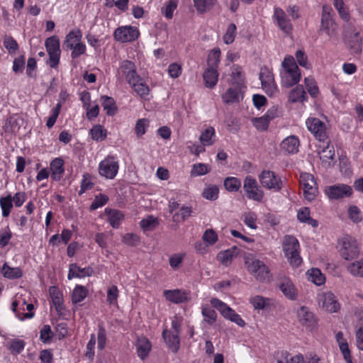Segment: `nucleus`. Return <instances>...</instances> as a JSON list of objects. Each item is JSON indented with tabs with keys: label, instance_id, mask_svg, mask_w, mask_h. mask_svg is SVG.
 I'll return each mask as SVG.
<instances>
[{
	"label": "nucleus",
	"instance_id": "6",
	"mask_svg": "<svg viewBox=\"0 0 363 363\" xmlns=\"http://www.w3.org/2000/svg\"><path fill=\"white\" fill-rule=\"evenodd\" d=\"M343 38L351 54H359L362 52V38L352 27L343 30Z\"/></svg>",
	"mask_w": 363,
	"mask_h": 363
},
{
	"label": "nucleus",
	"instance_id": "19",
	"mask_svg": "<svg viewBox=\"0 0 363 363\" xmlns=\"http://www.w3.org/2000/svg\"><path fill=\"white\" fill-rule=\"evenodd\" d=\"M273 18L277 21V26L283 32L289 33L292 30V25L281 9L274 8Z\"/></svg>",
	"mask_w": 363,
	"mask_h": 363
},
{
	"label": "nucleus",
	"instance_id": "13",
	"mask_svg": "<svg viewBox=\"0 0 363 363\" xmlns=\"http://www.w3.org/2000/svg\"><path fill=\"white\" fill-rule=\"evenodd\" d=\"M300 184L302 186L303 195L305 198L309 201H313L317 194V188L315 182L313 175L310 174H304L301 176Z\"/></svg>",
	"mask_w": 363,
	"mask_h": 363
},
{
	"label": "nucleus",
	"instance_id": "52",
	"mask_svg": "<svg viewBox=\"0 0 363 363\" xmlns=\"http://www.w3.org/2000/svg\"><path fill=\"white\" fill-rule=\"evenodd\" d=\"M219 189L216 185H211L205 188L203 191V196L211 201H215L218 197Z\"/></svg>",
	"mask_w": 363,
	"mask_h": 363
},
{
	"label": "nucleus",
	"instance_id": "33",
	"mask_svg": "<svg viewBox=\"0 0 363 363\" xmlns=\"http://www.w3.org/2000/svg\"><path fill=\"white\" fill-rule=\"evenodd\" d=\"M238 249L234 247L224 252H219L217 258L223 264L227 266L231 262L233 257L238 254Z\"/></svg>",
	"mask_w": 363,
	"mask_h": 363
},
{
	"label": "nucleus",
	"instance_id": "40",
	"mask_svg": "<svg viewBox=\"0 0 363 363\" xmlns=\"http://www.w3.org/2000/svg\"><path fill=\"white\" fill-rule=\"evenodd\" d=\"M277 363H304L301 355L291 356L286 352H281L277 359Z\"/></svg>",
	"mask_w": 363,
	"mask_h": 363
},
{
	"label": "nucleus",
	"instance_id": "45",
	"mask_svg": "<svg viewBox=\"0 0 363 363\" xmlns=\"http://www.w3.org/2000/svg\"><path fill=\"white\" fill-rule=\"evenodd\" d=\"M202 315L204 317V320L209 325H212L216 320L217 314L213 308L208 306L202 307Z\"/></svg>",
	"mask_w": 363,
	"mask_h": 363
},
{
	"label": "nucleus",
	"instance_id": "51",
	"mask_svg": "<svg viewBox=\"0 0 363 363\" xmlns=\"http://www.w3.org/2000/svg\"><path fill=\"white\" fill-rule=\"evenodd\" d=\"M220 50L219 49H213L209 53L208 57V66L209 68L217 69L220 62Z\"/></svg>",
	"mask_w": 363,
	"mask_h": 363
},
{
	"label": "nucleus",
	"instance_id": "43",
	"mask_svg": "<svg viewBox=\"0 0 363 363\" xmlns=\"http://www.w3.org/2000/svg\"><path fill=\"white\" fill-rule=\"evenodd\" d=\"M50 294L53 302V304L55 306V309L57 311L60 312L63 309L62 306V298L61 293L60 291L57 289L55 287H51L50 289Z\"/></svg>",
	"mask_w": 363,
	"mask_h": 363
},
{
	"label": "nucleus",
	"instance_id": "49",
	"mask_svg": "<svg viewBox=\"0 0 363 363\" xmlns=\"http://www.w3.org/2000/svg\"><path fill=\"white\" fill-rule=\"evenodd\" d=\"M140 225L145 230H152L158 225V220L153 216H148L140 222Z\"/></svg>",
	"mask_w": 363,
	"mask_h": 363
},
{
	"label": "nucleus",
	"instance_id": "3",
	"mask_svg": "<svg viewBox=\"0 0 363 363\" xmlns=\"http://www.w3.org/2000/svg\"><path fill=\"white\" fill-rule=\"evenodd\" d=\"M245 264L250 274L257 281L261 282L269 281L271 278L270 271L268 267L261 260L247 257Z\"/></svg>",
	"mask_w": 363,
	"mask_h": 363
},
{
	"label": "nucleus",
	"instance_id": "25",
	"mask_svg": "<svg viewBox=\"0 0 363 363\" xmlns=\"http://www.w3.org/2000/svg\"><path fill=\"white\" fill-rule=\"evenodd\" d=\"M164 295L168 301L175 303H183L188 299V294L179 289L164 291Z\"/></svg>",
	"mask_w": 363,
	"mask_h": 363
},
{
	"label": "nucleus",
	"instance_id": "44",
	"mask_svg": "<svg viewBox=\"0 0 363 363\" xmlns=\"http://www.w3.org/2000/svg\"><path fill=\"white\" fill-rule=\"evenodd\" d=\"M224 186L225 189L230 192L238 191L241 187V182L236 177H227L224 180Z\"/></svg>",
	"mask_w": 363,
	"mask_h": 363
},
{
	"label": "nucleus",
	"instance_id": "61",
	"mask_svg": "<svg viewBox=\"0 0 363 363\" xmlns=\"http://www.w3.org/2000/svg\"><path fill=\"white\" fill-rule=\"evenodd\" d=\"M53 333L49 325H45L40 330V339L43 342L46 343L51 340Z\"/></svg>",
	"mask_w": 363,
	"mask_h": 363
},
{
	"label": "nucleus",
	"instance_id": "26",
	"mask_svg": "<svg viewBox=\"0 0 363 363\" xmlns=\"http://www.w3.org/2000/svg\"><path fill=\"white\" fill-rule=\"evenodd\" d=\"M105 213L108 216V221L113 228H118L124 218L123 213L116 209L106 208Z\"/></svg>",
	"mask_w": 363,
	"mask_h": 363
},
{
	"label": "nucleus",
	"instance_id": "10",
	"mask_svg": "<svg viewBox=\"0 0 363 363\" xmlns=\"http://www.w3.org/2000/svg\"><path fill=\"white\" fill-rule=\"evenodd\" d=\"M118 162L111 156H108L99 165V173L101 177L113 179L118 173Z\"/></svg>",
	"mask_w": 363,
	"mask_h": 363
},
{
	"label": "nucleus",
	"instance_id": "14",
	"mask_svg": "<svg viewBox=\"0 0 363 363\" xmlns=\"http://www.w3.org/2000/svg\"><path fill=\"white\" fill-rule=\"evenodd\" d=\"M318 305L330 313L337 312L340 308L335 295L330 291L322 292L318 296Z\"/></svg>",
	"mask_w": 363,
	"mask_h": 363
},
{
	"label": "nucleus",
	"instance_id": "7",
	"mask_svg": "<svg viewBox=\"0 0 363 363\" xmlns=\"http://www.w3.org/2000/svg\"><path fill=\"white\" fill-rule=\"evenodd\" d=\"M262 186L267 189L279 191L282 188V181L275 172L270 170H263L259 175Z\"/></svg>",
	"mask_w": 363,
	"mask_h": 363
},
{
	"label": "nucleus",
	"instance_id": "23",
	"mask_svg": "<svg viewBox=\"0 0 363 363\" xmlns=\"http://www.w3.org/2000/svg\"><path fill=\"white\" fill-rule=\"evenodd\" d=\"M138 355L142 359L146 358L151 350V343L145 337H138L135 345Z\"/></svg>",
	"mask_w": 363,
	"mask_h": 363
},
{
	"label": "nucleus",
	"instance_id": "27",
	"mask_svg": "<svg viewBox=\"0 0 363 363\" xmlns=\"http://www.w3.org/2000/svg\"><path fill=\"white\" fill-rule=\"evenodd\" d=\"M244 80L245 75L241 67L234 65L231 72L232 84L237 86L238 89H242L244 86Z\"/></svg>",
	"mask_w": 363,
	"mask_h": 363
},
{
	"label": "nucleus",
	"instance_id": "59",
	"mask_svg": "<svg viewBox=\"0 0 363 363\" xmlns=\"http://www.w3.org/2000/svg\"><path fill=\"white\" fill-rule=\"evenodd\" d=\"M94 184L91 182V177L89 174L83 175V179L81 183V189L79 192V194H83L87 190L91 189Z\"/></svg>",
	"mask_w": 363,
	"mask_h": 363
},
{
	"label": "nucleus",
	"instance_id": "24",
	"mask_svg": "<svg viewBox=\"0 0 363 363\" xmlns=\"http://www.w3.org/2000/svg\"><path fill=\"white\" fill-rule=\"evenodd\" d=\"M298 318L300 323L306 326H313L315 323L313 313L305 306L301 307L298 310Z\"/></svg>",
	"mask_w": 363,
	"mask_h": 363
},
{
	"label": "nucleus",
	"instance_id": "15",
	"mask_svg": "<svg viewBox=\"0 0 363 363\" xmlns=\"http://www.w3.org/2000/svg\"><path fill=\"white\" fill-rule=\"evenodd\" d=\"M306 125L308 129L319 141L324 142L327 139L325 125L320 119L309 118L306 121Z\"/></svg>",
	"mask_w": 363,
	"mask_h": 363
},
{
	"label": "nucleus",
	"instance_id": "20",
	"mask_svg": "<svg viewBox=\"0 0 363 363\" xmlns=\"http://www.w3.org/2000/svg\"><path fill=\"white\" fill-rule=\"evenodd\" d=\"M162 337L169 349L173 352H177L179 349V335L172 333L171 330L164 329L162 332Z\"/></svg>",
	"mask_w": 363,
	"mask_h": 363
},
{
	"label": "nucleus",
	"instance_id": "55",
	"mask_svg": "<svg viewBox=\"0 0 363 363\" xmlns=\"http://www.w3.org/2000/svg\"><path fill=\"white\" fill-rule=\"evenodd\" d=\"M97 340L98 349L100 350H104L106 341V331L102 324H99L98 325Z\"/></svg>",
	"mask_w": 363,
	"mask_h": 363
},
{
	"label": "nucleus",
	"instance_id": "31",
	"mask_svg": "<svg viewBox=\"0 0 363 363\" xmlns=\"http://www.w3.org/2000/svg\"><path fill=\"white\" fill-rule=\"evenodd\" d=\"M64 161L61 158H55L50 163V169L52 171L51 177L54 180H60L62 173Z\"/></svg>",
	"mask_w": 363,
	"mask_h": 363
},
{
	"label": "nucleus",
	"instance_id": "1",
	"mask_svg": "<svg viewBox=\"0 0 363 363\" xmlns=\"http://www.w3.org/2000/svg\"><path fill=\"white\" fill-rule=\"evenodd\" d=\"M335 13L333 9L328 5L323 6L320 31H324L330 40H338V25L334 19Z\"/></svg>",
	"mask_w": 363,
	"mask_h": 363
},
{
	"label": "nucleus",
	"instance_id": "22",
	"mask_svg": "<svg viewBox=\"0 0 363 363\" xmlns=\"http://www.w3.org/2000/svg\"><path fill=\"white\" fill-rule=\"evenodd\" d=\"M82 37V32L79 29L72 30L65 37V40L62 44L64 50H68L72 48L79 41Z\"/></svg>",
	"mask_w": 363,
	"mask_h": 363
},
{
	"label": "nucleus",
	"instance_id": "37",
	"mask_svg": "<svg viewBox=\"0 0 363 363\" xmlns=\"http://www.w3.org/2000/svg\"><path fill=\"white\" fill-rule=\"evenodd\" d=\"M241 89H238L237 86L235 88H229L226 92L223 94V101L226 104H232L239 101V91Z\"/></svg>",
	"mask_w": 363,
	"mask_h": 363
},
{
	"label": "nucleus",
	"instance_id": "54",
	"mask_svg": "<svg viewBox=\"0 0 363 363\" xmlns=\"http://www.w3.org/2000/svg\"><path fill=\"white\" fill-rule=\"evenodd\" d=\"M347 269L354 276L363 277V259L350 264Z\"/></svg>",
	"mask_w": 363,
	"mask_h": 363
},
{
	"label": "nucleus",
	"instance_id": "50",
	"mask_svg": "<svg viewBox=\"0 0 363 363\" xmlns=\"http://www.w3.org/2000/svg\"><path fill=\"white\" fill-rule=\"evenodd\" d=\"M0 206L2 210V216L4 217L9 216L11 209L13 207L11 196L8 195L6 197L1 198L0 199Z\"/></svg>",
	"mask_w": 363,
	"mask_h": 363
},
{
	"label": "nucleus",
	"instance_id": "46",
	"mask_svg": "<svg viewBox=\"0 0 363 363\" xmlns=\"http://www.w3.org/2000/svg\"><path fill=\"white\" fill-rule=\"evenodd\" d=\"M192 210L189 206H183L179 212L173 215V220L174 222L184 221L187 218L191 216Z\"/></svg>",
	"mask_w": 363,
	"mask_h": 363
},
{
	"label": "nucleus",
	"instance_id": "36",
	"mask_svg": "<svg viewBox=\"0 0 363 363\" xmlns=\"http://www.w3.org/2000/svg\"><path fill=\"white\" fill-rule=\"evenodd\" d=\"M2 273L4 277L14 279L22 277L23 273L18 267H10L5 263L2 267Z\"/></svg>",
	"mask_w": 363,
	"mask_h": 363
},
{
	"label": "nucleus",
	"instance_id": "56",
	"mask_svg": "<svg viewBox=\"0 0 363 363\" xmlns=\"http://www.w3.org/2000/svg\"><path fill=\"white\" fill-rule=\"evenodd\" d=\"M269 300L261 296H256L250 298V303L253 305L255 309H264L269 305Z\"/></svg>",
	"mask_w": 363,
	"mask_h": 363
},
{
	"label": "nucleus",
	"instance_id": "53",
	"mask_svg": "<svg viewBox=\"0 0 363 363\" xmlns=\"http://www.w3.org/2000/svg\"><path fill=\"white\" fill-rule=\"evenodd\" d=\"M211 171V167L208 164L203 163L195 164L193 165L191 171V176H201L206 174Z\"/></svg>",
	"mask_w": 363,
	"mask_h": 363
},
{
	"label": "nucleus",
	"instance_id": "21",
	"mask_svg": "<svg viewBox=\"0 0 363 363\" xmlns=\"http://www.w3.org/2000/svg\"><path fill=\"white\" fill-rule=\"evenodd\" d=\"M299 140L294 135L285 138L281 143V149L286 154H295L298 151Z\"/></svg>",
	"mask_w": 363,
	"mask_h": 363
},
{
	"label": "nucleus",
	"instance_id": "8",
	"mask_svg": "<svg viewBox=\"0 0 363 363\" xmlns=\"http://www.w3.org/2000/svg\"><path fill=\"white\" fill-rule=\"evenodd\" d=\"M340 253L347 260L357 257L359 250L356 240L349 235L343 237L340 243Z\"/></svg>",
	"mask_w": 363,
	"mask_h": 363
},
{
	"label": "nucleus",
	"instance_id": "28",
	"mask_svg": "<svg viewBox=\"0 0 363 363\" xmlns=\"http://www.w3.org/2000/svg\"><path fill=\"white\" fill-rule=\"evenodd\" d=\"M298 69L285 71L282 73V82L286 87L296 84L300 80Z\"/></svg>",
	"mask_w": 363,
	"mask_h": 363
},
{
	"label": "nucleus",
	"instance_id": "60",
	"mask_svg": "<svg viewBox=\"0 0 363 363\" xmlns=\"http://www.w3.org/2000/svg\"><path fill=\"white\" fill-rule=\"evenodd\" d=\"M4 45L9 50V53H14L18 48L17 42L11 36H5Z\"/></svg>",
	"mask_w": 363,
	"mask_h": 363
},
{
	"label": "nucleus",
	"instance_id": "48",
	"mask_svg": "<svg viewBox=\"0 0 363 363\" xmlns=\"http://www.w3.org/2000/svg\"><path fill=\"white\" fill-rule=\"evenodd\" d=\"M308 274L310 280L318 286H320L325 282L324 275L317 268L311 269L308 271Z\"/></svg>",
	"mask_w": 363,
	"mask_h": 363
},
{
	"label": "nucleus",
	"instance_id": "57",
	"mask_svg": "<svg viewBox=\"0 0 363 363\" xmlns=\"http://www.w3.org/2000/svg\"><path fill=\"white\" fill-rule=\"evenodd\" d=\"M253 125L259 130L264 131L268 128L269 121L263 116L259 118H254L252 121Z\"/></svg>",
	"mask_w": 363,
	"mask_h": 363
},
{
	"label": "nucleus",
	"instance_id": "32",
	"mask_svg": "<svg viewBox=\"0 0 363 363\" xmlns=\"http://www.w3.org/2000/svg\"><path fill=\"white\" fill-rule=\"evenodd\" d=\"M25 346V341L20 339H11L6 343L7 348L13 355L20 354L24 350Z\"/></svg>",
	"mask_w": 363,
	"mask_h": 363
},
{
	"label": "nucleus",
	"instance_id": "34",
	"mask_svg": "<svg viewBox=\"0 0 363 363\" xmlns=\"http://www.w3.org/2000/svg\"><path fill=\"white\" fill-rule=\"evenodd\" d=\"M88 290L85 286L77 285L73 289L72 294V301L74 304L80 303L87 296Z\"/></svg>",
	"mask_w": 363,
	"mask_h": 363
},
{
	"label": "nucleus",
	"instance_id": "17",
	"mask_svg": "<svg viewBox=\"0 0 363 363\" xmlns=\"http://www.w3.org/2000/svg\"><path fill=\"white\" fill-rule=\"evenodd\" d=\"M138 30L133 26L120 27L114 32L116 40L121 42L133 41L138 38Z\"/></svg>",
	"mask_w": 363,
	"mask_h": 363
},
{
	"label": "nucleus",
	"instance_id": "9",
	"mask_svg": "<svg viewBox=\"0 0 363 363\" xmlns=\"http://www.w3.org/2000/svg\"><path fill=\"white\" fill-rule=\"evenodd\" d=\"M119 79H125L128 84L133 83L139 79V75L136 72V67L134 62L130 60L121 62L117 72Z\"/></svg>",
	"mask_w": 363,
	"mask_h": 363
},
{
	"label": "nucleus",
	"instance_id": "29",
	"mask_svg": "<svg viewBox=\"0 0 363 363\" xmlns=\"http://www.w3.org/2000/svg\"><path fill=\"white\" fill-rule=\"evenodd\" d=\"M297 219L301 223H308L313 228H316L318 225V220L313 219L310 216V209L308 207L301 208L297 213Z\"/></svg>",
	"mask_w": 363,
	"mask_h": 363
},
{
	"label": "nucleus",
	"instance_id": "63",
	"mask_svg": "<svg viewBox=\"0 0 363 363\" xmlns=\"http://www.w3.org/2000/svg\"><path fill=\"white\" fill-rule=\"evenodd\" d=\"M236 31V26L234 23H230L228 27L225 34L223 36L224 42L226 44H230L234 41Z\"/></svg>",
	"mask_w": 363,
	"mask_h": 363
},
{
	"label": "nucleus",
	"instance_id": "11",
	"mask_svg": "<svg viewBox=\"0 0 363 363\" xmlns=\"http://www.w3.org/2000/svg\"><path fill=\"white\" fill-rule=\"evenodd\" d=\"M243 188L250 199L260 201L263 199V191L258 186L256 179L251 176L245 177Z\"/></svg>",
	"mask_w": 363,
	"mask_h": 363
},
{
	"label": "nucleus",
	"instance_id": "64",
	"mask_svg": "<svg viewBox=\"0 0 363 363\" xmlns=\"http://www.w3.org/2000/svg\"><path fill=\"white\" fill-rule=\"evenodd\" d=\"M108 201V198L103 194H99L96 196L90 206L91 210H96L98 208H100L104 206Z\"/></svg>",
	"mask_w": 363,
	"mask_h": 363
},
{
	"label": "nucleus",
	"instance_id": "2",
	"mask_svg": "<svg viewBox=\"0 0 363 363\" xmlns=\"http://www.w3.org/2000/svg\"><path fill=\"white\" fill-rule=\"evenodd\" d=\"M283 250L288 261L294 267H298L302 259L299 255V242L298 240L292 235L284 237L283 242Z\"/></svg>",
	"mask_w": 363,
	"mask_h": 363
},
{
	"label": "nucleus",
	"instance_id": "39",
	"mask_svg": "<svg viewBox=\"0 0 363 363\" xmlns=\"http://www.w3.org/2000/svg\"><path fill=\"white\" fill-rule=\"evenodd\" d=\"M215 130L210 126L205 129L199 137V140L203 145H211L214 143Z\"/></svg>",
	"mask_w": 363,
	"mask_h": 363
},
{
	"label": "nucleus",
	"instance_id": "16",
	"mask_svg": "<svg viewBox=\"0 0 363 363\" xmlns=\"http://www.w3.org/2000/svg\"><path fill=\"white\" fill-rule=\"evenodd\" d=\"M259 79L262 86L268 95H272L277 91L272 72L267 67L261 68Z\"/></svg>",
	"mask_w": 363,
	"mask_h": 363
},
{
	"label": "nucleus",
	"instance_id": "12",
	"mask_svg": "<svg viewBox=\"0 0 363 363\" xmlns=\"http://www.w3.org/2000/svg\"><path fill=\"white\" fill-rule=\"evenodd\" d=\"M277 286L288 299L292 301L297 299L298 290L289 277L286 276L279 277L277 281Z\"/></svg>",
	"mask_w": 363,
	"mask_h": 363
},
{
	"label": "nucleus",
	"instance_id": "30",
	"mask_svg": "<svg viewBox=\"0 0 363 363\" xmlns=\"http://www.w3.org/2000/svg\"><path fill=\"white\" fill-rule=\"evenodd\" d=\"M203 77L205 84L207 87H214L218 82V77L217 69L208 67L207 69L204 72Z\"/></svg>",
	"mask_w": 363,
	"mask_h": 363
},
{
	"label": "nucleus",
	"instance_id": "35",
	"mask_svg": "<svg viewBox=\"0 0 363 363\" xmlns=\"http://www.w3.org/2000/svg\"><path fill=\"white\" fill-rule=\"evenodd\" d=\"M142 79L139 77L138 80H135L133 83L129 84L134 91L142 98H146L149 94L150 89L147 85L142 82Z\"/></svg>",
	"mask_w": 363,
	"mask_h": 363
},
{
	"label": "nucleus",
	"instance_id": "41",
	"mask_svg": "<svg viewBox=\"0 0 363 363\" xmlns=\"http://www.w3.org/2000/svg\"><path fill=\"white\" fill-rule=\"evenodd\" d=\"M306 97V94L302 86H297L289 95V99L292 103L303 101Z\"/></svg>",
	"mask_w": 363,
	"mask_h": 363
},
{
	"label": "nucleus",
	"instance_id": "4",
	"mask_svg": "<svg viewBox=\"0 0 363 363\" xmlns=\"http://www.w3.org/2000/svg\"><path fill=\"white\" fill-rule=\"evenodd\" d=\"M45 45L49 55V64L50 67L56 68L60 62V39L57 35L48 38L45 40Z\"/></svg>",
	"mask_w": 363,
	"mask_h": 363
},
{
	"label": "nucleus",
	"instance_id": "47",
	"mask_svg": "<svg viewBox=\"0 0 363 363\" xmlns=\"http://www.w3.org/2000/svg\"><path fill=\"white\" fill-rule=\"evenodd\" d=\"M91 138L96 141H102L106 138V130L101 125H96L90 130Z\"/></svg>",
	"mask_w": 363,
	"mask_h": 363
},
{
	"label": "nucleus",
	"instance_id": "62",
	"mask_svg": "<svg viewBox=\"0 0 363 363\" xmlns=\"http://www.w3.org/2000/svg\"><path fill=\"white\" fill-rule=\"evenodd\" d=\"M177 6V1L174 0H170L166 4L165 7L162 9V13L167 18L170 19L172 18L173 12L176 9Z\"/></svg>",
	"mask_w": 363,
	"mask_h": 363
},
{
	"label": "nucleus",
	"instance_id": "58",
	"mask_svg": "<svg viewBox=\"0 0 363 363\" xmlns=\"http://www.w3.org/2000/svg\"><path fill=\"white\" fill-rule=\"evenodd\" d=\"M25 68V57L21 55L16 57L13 62L12 69L16 74L23 73Z\"/></svg>",
	"mask_w": 363,
	"mask_h": 363
},
{
	"label": "nucleus",
	"instance_id": "5",
	"mask_svg": "<svg viewBox=\"0 0 363 363\" xmlns=\"http://www.w3.org/2000/svg\"><path fill=\"white\" fill-rule=\"evenodd\" d=\"M211 303L213 307L216 308L220 311L224 318L235 323L239 326L245 325V321L241 318L240 315L236 313L235 311H233L224 302L214 298L211 300Z\"/></svg>",
	"mask_w": 363,
	"mask_h": 363
},
{
	"label": "nucleus",
	"instance_id": "38",
	"mask_svg": "<svg viewBox=\"0 0 363 363\" xmlns=\"http://www.w3.org/2000/svg\"><path fill=\"white\" fill-rule=\"evenodd\" d=\"M101 105L108 116H113L116 113V106L115 101L112 97L102 96L101 98Z\"/></svg>",
	"mask_w": 363,
	"mask_h": 363
},
{
	"label": "nucleus",
	"instance_id": "18",
	"mask_svg": "<svg viewBox=\"0 0 363 363\" xmlns=\"http://www.w3.org/2000/svg\"><path fill=\"white\" fill-rule=\"evenodd\" d=\"M325 192L330 199H340L350 196L352 194V189L347 184H339L329 186Z\"/></svg>",
	"mask_w": 363,
	"mask_h": 363
},
{
	"label": "nucleus",
	"instance_id": "42",
	"mask_svg": "<svg viewBox=\"0 0 363 363\" xmlns=\"http://www.w3.org/2000/svg\"><path fill=\"white\" fill-rule=\"evenodd\" d=\"M198 12L202 13L209 11L216 4V0H193Z\"/></svg>",
	"mask_w": 363,
	"mask_h": 363
}]
</instances>
